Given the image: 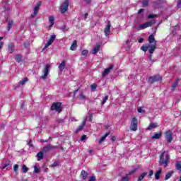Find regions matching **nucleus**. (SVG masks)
<instances>
[{"instance_id":"nucleus-1","label":"nucleus","mask_w":181,"mask_h":181,"mask_svg":"<svg viewBox=\"0 0 181 181\" xmlns=\"http://www.w3.org/2000/svg\"><path fill=\"white\" fill-rule=\"evenodd\" d=\"M170 156L168 151L163 152L160 156L159 165L163 166V168H168L169 165Z\"/></svg>"},{"instance_id":"nucleus-2","label":"nucleus","mask_w":181,"mask_h":181,"mask_svg":"<svg viewBox=\"0 0 181 181\" xmlns=\"http://www.w3.org/2000/svg\"><path fill=\"white\" fill-rule=\"evenodd\" d=\"M156 47H157V45H156V43H154V44L146 45V46L143 45L141 47V50H143V52H147L148 50L150 54H153Z\"/></svg>"},{"instance_id":"nucleus-3","label":"nucleus","mask_w":181,"mask_h":181,"mask_svg":"<svg viewBox=\"0 0 181 181\" xmlns=\"http://www.w3.org/2000/svg\"><path fill=\"white\" fill-rule=\"evenodd\" d=\"M130 130L134 132L138 130V119H136V117H133L132 119L130 124Z\"/></svg>"},{"instance_id":"nucleus-4","label":"nucleus","mask_w":181,"mask_h":181,"mask_svg":"<svg viewBox=\"0 0 181 181\" xmlns=\"http://www.w3.org/2000/svg\"><path fill=\"white\" fill-rule=\"evenodd\" d=\"M155 23H156V21L151 20L147 23L140 25L139 30H144V29H146V28H151V26H152L153 25H155Z\"/></svg>"},{"instance_id":"nucleus-5","label":"nucleus","mask_w":181,"mask_h":181,"mask_svg":"<svg viewBox=\"0 0 181 181\" xmlns=\"http://www.w3.org/2000/svg\"><path fill=\"white\" fill-rule=\"evenodd\" d=\"M57 148H59L57 146L47 144L42 148V152L44 153H47V152H50V151H53L54 149H57Z\"/></svg>"},{"instance_id":"nucleus-6","label":"nucleus","mask_w":181,"mask_h":181,"mask_svg":"<svg viewBox=\"0 0 181 181\" xmlns=\"http://www.w3.org/2000/svg\"><path fill=\"white\" fill-rule=\"evenodd\" d=\"M69 0H65L64 2L60 7V12L61 13H66L67 11H69Z\"/></svg>"},{"instance_id":"nucleus-7","label":"nucleus","mask_w":181,"mask_h":181,"mask_svg":"<svg viewBox=\"0 0 181 181\" xmlns=\"http://www.w3.org/2000/svg\"><path fill=\"white\" fill-rule=\"evenodd\" d=\"M165 136L167 139V142L168 144H170V142H172V141L173 140V132L170 130H167L165 132Z\"/></svg>"},{"instance_id":"nucleus-8","label":"nucleus","mask_w":181,"mask_h":181,"mask_svg":"<svg viewBox=\"0 0 181 181\" xmlns=\"http://www.w3.org/2000/svg\"><path fill=\"white\" fill-rule=\"evenodd\" d=\"M52 111H57V112H62V103H54L51 106Z\"/></svg>"},{"instance_id":"nucleus-9","label":"nucleus","mask_w":181,"mask_h":181,"mask_svg":"<svg viewBox=\"0 0 181 181\" xmlns=\"http://www.w3.org/2000/svg\"><path fill=\"white\" fill-rule=\"evenodd\" d=\"M49 69H50V64H47L43 69V76L40 77L42 80H46L47 78V76H49Z\"/></svg>"},{"instance_id":"nucleus-10","label":"nucleus","mask_w":181,"mask_h":181,"mask_svg":"<svg viewBox=\"0 0 181 181\" xmlns=\"http://www.w3.org/2000/svg\"><path fill=\"white\" fill-rule=\"evenodd\" d=\"M1 5L4 9V12H6V13L11 12V7H9V1L8 0L4 1Z\"/></svg>"},{"instance_id":"nucleus-11","label":"nucleus","mask_w":181,"mask_h":181,"mask_svg":"<svg viewBox=\"0 0 181 181\" xmlns=\"http://www.w3.org/2000/svg\"><path fill=\"white\" fill-rule=\"evenodd\" d=\"M54 40H56V35H53L49 37L47 43L45 44V46L44 47L43 50L47 49L49 46H51V45L53 44V42H54Z\"/></svg>"},{"instance_id":"nucleus-12","label":"nucleus","mask_w":181,"mask_h":181,"mask_svg":"<svg viewBox=\"0 0 181 181\" xmlns=\"http://www.w3.org/2000/svg\"><path fill=\"white\" fill-rule=\"evenodd\" d=\"M41 6H42V1H38L33 9V13L31 15V18H35V16L37 15V12L39 11V8H40Z\"/></svg>"},{"instance_id":"nucleus-13","label":"nucleus","mask_w":181,"mask_h":181,"mask_svg":"<svg viewBox=\"0 0 181 181\" xmlns=\"http://www.w3.org/2000/svg\"><path fill=\"white\" fill-rule=\"evenodd\" d=\"M162 80V77L159 75H156L154 76H151L148 78V81L152 84L153 83H155L156 81H160Z\"/></svg>"},{"instance_id":"nucleus-14","label":"nucleus","mask_w":181,"mask_h":181,"mask_svg":"<svg viewBox=\"0 0 181 181\" xmlns=\"http://www.w3.org/2000/svg\"><path fill=\"white\" fill-rule=\"evenodd\" d=\"M138 168H134L133 170H132L131 171L129 172V173L125 176V177H123L122 178V181H128L129 180V176H131V175H133V173H135L136 172Z\"/></svg>"},{"instance_id":"nucleus-15","label":"nucleus","mask_w":181,"mask_h":181,"mask_svg":"<svg viewBox=\"0 0 181 181\" xmlns=\"http://www.w3.org/2000/svg\"><path fill=\"white\" fill-rule=\"evenodd\" d=\"M110 29H111V23L108 21L107 25L105 27L104 30V33L105 36H108V35H110Z\"/></svg>"},{"instance_id":"nucleus-16","label":"nucleus","mask_w":181,"mask_h":181,"mask_svg":"<svg viewBox=\"0 0 181 181\" xmlns=\"http://www.w3.org/2000/svg\"><path fill=\"white\" fill-rule=\"evenodd\" d=\"M87 122V118L84 119L82 122V124L76 129V132H80L86 127V123Z\"/></svg>"},{"instance_id":"nucleus-17","label":"nucleus","mask_w":181,"mask_h":181,"mask_svg":"<svg viewBox=\"0 0 181 181\" xmlns=\"http://www.w3.org/2000/svg\"><path fill=\"white\" fill-rule=\"evenodd\" d=\"M113 68H114V66L112 65V66H109L108 68H107L106 69H105L102 74V76L105 77V76H107V74H110V71H111V70H112Z\"/></svg>"},{"instance_id":"nucleus-18","label":"nucleus","mask_w":181,"mask_h":181,"mask_svg":"<svg viewBox=\"0 0 181 181\" xmlns=\"http://www.w3.org/2000/svg\"><path fill=\"white\" fill-rule=\"evenodd\" d=\"M148 42L150 45H154V43H156V40H155V36L153 35V34H151V35H149Z\"/></svg>"},{"instance_id":"nucleus-19","label":"nucleus","mask_w":181,"mask_h":181,"mask_svg":"<svg viewBox=\"0 0 181 181\" xmlns=\"http://www.w3.org/2000/svg\"><path fill=\"white\" fill-rule=\"evenodd\" d=\"M67 62L66 60L62 61V62L59 65L58 68L60 70L61 73L66 68V64Z\"/></svg>"},{"instance_id":"nucleus-20","label":"nucleus","mask_w":181,"mask_h":181,"mask_svg":"<svg viewBox=\"0 0 181 181\" xmlns=\"http://www.w3.org/2000/svg\"><path fill=\"white\" fill-rule=\"evenodd\" d=\"M8 50L9 53H11V54L13 53V52H15V45L13 43L11 42L8 45Z\"/></svg>"},{"instance_id":"nucleus-21","label":"nucleus","mask_w":181,"mask_h":181,"mask_svg":"<svg viewBox=\"0 0 181 181\" xmlns=\"http://www.w3.org/2000/svg\"><path fill=\"white\" fill-rule=\"evenodd\" d=\"M87 176H88V173L86 172V170H82L81 173V179H83V180H86V179H87Z\"/></svg>"},{"instance_id":"nucleus-22","label":"nucleus","mask_w":181,"mask_h":181,"mask_svg":"<svg viewBox=\"0 0 181 181\" xmlns=\"http://www.w3.org/2000/svg\"><path fill=\"white\" fill-rule=\"evenodd\" d=\"M161 174H162V169L159 168V170L155 173L156 180H159Z\"/></svg>"},{"instance_id":"nucleus-23","label":"nucleus","mask_w":181,"mask_h":181,"mask_svg":"<svg viewBox=\"0 0 181 181\" xmlns=\"http://www.w3.org/2000/svg\"><path fill=\"white\" fill-rule=\"evenodd\" d=\"M153 128H158V123H150L147 129L151 131V129H153Z\"/></svg>"},{"instance_id":"nucleus-24","label":"nucleus","mask_w":181,"mask_h":181,"mask_svg":"<svg viewBox=\"0 0 181 181\" xmlns=\"http://www.w3.org/2000/svg\"><path fill=\"white\" fill-rule=\"evenodd\" d=\"M22 54H16L14 57L16 62H17V63H21V62H22Z\"/></svg>"},{"instance_id":"nucleus-25","label":"nucleus","mask_w":181,"mask_h":181,"mask_svg":"<svg viewBox=\"0 0 181 181\" xmlns=\"http://www.w3.org/2000/svg\"><path fill=\"white\" fill-rule=\"evenodd\" d=\"M110 132H107L104 136H103L99 140V144H103V142H104V141H105V138H107V136H108V135H110Z\"/></svg>"},{"instance_id":"nucleus-26","label":"nucleus","mask_w":181,"mask_h":181,"mask_svg":"<svg viewBox=\"0 0 181 181\" xmlns=\"http://www.w3.org/2000/svg\"><path fill=\"white\" fill-rule=\"evenodd\" d=\"M100 45H96V46L93 48V49L92 50L93 54H95L98 53V52H100Z\"/></svg>"},{"instance_id":"nucleus-27","label":"nucleus","mask_w":181,"mask_h":181,"mask_svg":"<svg viewBox=\"0 0 181 181\" xmlns=\"http://www.w3.org/2000/svg\"><path fill=\"white\" fill-rule=\"evenodd\" d=\"M71 50L74 51L77 49V40H74L71 46Z\"/></svg>"},{"instance_id":"nucleus-28","label":"nucleus","mask_w":181,"mask_h":181,"mask_svg":"<svg viewBox=\"0 0 181 181\" xmlns=\"http://www.w3.org/2000/svg\"><path fill=\"white\" fill-rule=\"evenodd\" d=\"M28 77L24 78L22 81H21L18 83V86H24V84H26V83H28Z\"/></svg>"},{"instance_id":"nucleus-29","label":"nucleus","mask_w":181,"mask_h":181,"mask_svg":"<svg viewBox=\"0 0 181 181\" xmlns=\"http://www.w3.org/2000/svg\"><path fill=\"white\" fill-rule=\"evenodd\" d=\"M179 81L180 79H177L175 83L173 84V86H171V90H175L176 87H177L178 84H179Z\"/></svg>"},{"instance_id":"nucleus-30","label":"nucleus","mask_w":181,"mask_h":181,"mask_svg":"<svg viewBox=\"0 0 181 181\" xmlns=\"http://www.w3.org/2000/svg\"><path fill=\"white\" fill-rule=\"evenodd\" d=\"M173 171L171 172H168L165 177V180H168V179H170V177H172V175H173Z\"/></svg>"},{"instance_id":"nucleus-31","label":"nucleus","mask_w":181,"mask_h":181,"mask_svg":"<svg viewBox=\"0 0 181 181\" xmlns=\"http://www.w3.org/2000/svg\"><path fill=\"white\" fill-rule=\"evenodd\" d=\"M162 136V133H156L152 136V139H159Z\"/></svg>"},{"instance_id":"nucleus-32","label":"nucleus","mask_w":181,"mask_h":181,"mask_svg":"<svg viewBox=\"0 0 181 181\" xmlns=\"http://www.w3.org/2000/svg\"><path fill=\"white\" fill-rule=\"evenodd\" d=\"M37 160H42L43 158V151H40L37 154Z\"/></svg>"},{"instance_id":"nucleus-33","label":"nucleus","mask_w":181,"mask_h":181,"mask_svg":"<svg viewBox=\"0 0 181 181\" xmlns=\"http://www.w3.org/2000/svg\"><path fill=\"white\" fill-rule=\"evenodd\" d=\"M175 168L177 170H181V161H176Z\"/></svg>"},{"instance_id":"nucleus-34","label":"nucleus","mask_w":181,"mask_h":181,"mask_svg":"<svg viewBox=\"0 0 181 181\" xmlns=\"http://www.w3.org/2000/svg\"><path fill=\"white\" fill-rule=\"evenodd\" d=\"M49 21L50 22V26L54 25V17L53 16H49Z\"/></svg>"},{"instance_id":"nucleus-35","label":"nucleus","mask_w":181,"mask_h":181,"mask_svg":"<svg viewBox=\"0 0 181 181\" xmlns=\"http://www.w3.org/2000/svg\"><path fill=\"white\" fill-rule=\"evenodd\" d=\"M146 175V173H143L138 178L137 181L144 180V177Z\"/></svg>"},{"instance_id":"nucleus-36","label":"nucleus","mask_w":181,"mask_h":181,"mask_svg":"<svg viewBox=\"0 0 181 181\" xmlns=\"http://www.w3.org/2000/svg\"><path fill=\"white\" fill-rule=\"evenodd\" d=\"M13 25V21H11L8 23L7 30L9 32L11 30V28H12V25Z\"/></svg>"},{"instance_id":"nucleus-37","label":"nucleus","mask_w":181,"mask_h":181,"mask_svg":"<svg viewBox=\"0 0 181 181\" xmlns=\"http://www.w3.org/2000/svg\"><path fill=\"white\" fill-rule=\"evenodd\" d=\"M29 170V168L26 167V165H23V173H28V171Z\"/></svg>"},{"instance_id":"nucleus-38","label":"nucleus","mask_w":181,"mask_h":181,"mask_svg":"<svg viewBox=\"0 0 181 181\" xmlns=\"http://www.w3.org/2000/svg\"><path fill=\"white\" fill-rule=\"evenodd\" d=\"M34 173H40V170L37 168V165L34 166Z\"/></svg>"},{"instance_id":"nucleus-39","label":"nucleus","mask_w":181,"mask_h":181,"mask_svg":"<svg viewBox=\"0 0 181 181\" xmlns=\"http://www.w3.org/2000/svg\"><path fill=\"white\" fill-rule=\"evenodd\" d=\"M148 19H153V18H158V15L156 14H150L148 16Z\"/></svg>"},{"instance_id":"nucleus-40","label":"nucleus","mask_w":181,"mask_h":181,"mask_svg":"<svg viewBox=\"0 0 181 181\" xmlns=\"http://www.w3.org/2000/svg\"><path fill=\"white\" fill-rule=\"evenodd\" d=\"M149 4V1L148 0H144L143 2H142V5L143 6H148Z\"/></svg>"},{"instance_id":"nucleus-41","label":"nucleus","mask_w":181,"mask_h":181,"mask_svg":"<svg viewBox=\"0 0 181 181\" xmlns=\"http://www.w3.org/2000/svg\"><path fill=\"white\" fill-rule=\"evenodd\" d=\"M19 169V165L18 164L14 165L13 166V172L16 173L18 172V170Z\"/></svg>"},{"instance_id":"nucleus-42","label":"nucleus","mask_w":181,"mask_h":181,"mask_svg":"<svg viewBox=\"0 0 181 181\" xmlns=\"http://www.w3.org/2000/svg\"><path fill=\"white\" fill-rule=\"evenodd\" d=\"M107 100H108V96H105V98H103V101H102V105H104V104H105V103H107Z\"/></svg>"},{"instance_id":"nucleus-43","label":"nucleus","mask_w":181,"mask_h":181,"mask_svg":"<svg viewBox=\"0 0 181 181\" xmlns=\"http://www.w3.org/2000/svg\"><path fill=\"white\" fill-rule=\"evenodd\" d=\"M56 166H59V161H54L51 165L52 168H56Z\"/></svg>"},{"instance_id":"nucleus-44","label":"nucleus","mask_w":181,"mask_h":181,"mask_svg":"<svg viewBox=\"0 0 181 181\" xmlns=\"http://www.w3.org/2000/svg\"><path fill=\"white\" fill-rule=\"evenodd\" d=\"M88 54V50L85 49L82 51V56H87Z\"/></svg>"},{"instance_id":"nucleus-45","label":"nucleus","mask_w":181,"mask_h":181,"mask_svg":"<svg viewBox=\"0 0 181 181\" xmlns=\"http://www.w3.org/2000/svg\"><path fill=\"white\" fill-rule=\"evenodd\" d=\"M138 112H140V114H144V112H145V110L144 109H142L141 107H139L137 109Z\"/></svg>"},{"instance_id":"nucleus-46","label":"nucleus","mask_w":181,"mask_h":181,"mask_svg":"<svg viewBox=\"0 0 181 181\" xmlns=\"http://www.w3.org/2000/svg\"><path fill=\"white\" fill-rule=\"evenodd\" d=\"M90 88H91V90H95L97 88V84H95V83L92 84L90 86Z\"/></svg>"},{"instance_id":"nucleus-47","label":"nucleus","mask_w":181,"mask_h":181,"mask_svg":"<svg viewBox=\"0 0 181 181\" xmlns=\"http://www.w3.org/2000/svg\"><path fill=\"white\" fill-rule=\"evenodd\" d=\"M62 32H66V31L69 30V29L67 28V27H66V25H63L62 27Z\"/></svg>"},{"instance_id":"nucleus-48","label":"nucleus","mask_w":181,"mask_h":181,"mask_svg":"<svg viewBox=\"0 0 181 181\" xmlns=\"http://www.w3.org/2000/svg\"><path fill=\"white\" fill-rule=\"evenodd\" d=\"M80 100H86V96L83 93L80 94Z\"/></svg>"},{"instance_id":"nucleus-49","label":"nucleus","mask_w":181,"mask_h":181,"mask_svg":"<svg viewBox=\"0 0 181 181\" xmlns=\"http://www.w3.org/2000/svg\"><path fill=\"white\" fill-rule=\"evenodd\" d=\"M86 139H87V136H86V135L83 134V135L81 136V141H86Z\"/></svg>"},{"instance_id":"nucleus-50","label":"nucleus","mask_w":181,"mask_h":181,"mask_svg":"<svg viewBox=\"0 0 181 181\" xmlns=\"http://www.w3.org/2000/svg\"><path fill=\"white\" fill-rule=\"evenodd\" d=\"M153 175V170H151L149 171L148 177H151Z\"/></svg>"},{"instance_id":"nucleus-51","label":"nucleus","mask_w":181,"mask_h":181,"mask_svg":"<svg viewBox=\"0 0 181 181\" xmlns=\"http://www.w3.org/2000/svg\"><path fill=\"white\" fill-rule=\"evenodd\" d=\"M88 181H95V177L94 176H91L89 178V180Z\"/></svg>"},{"instance_id":"nucleus-52","label":"nucleus","mask_w":181,"mask_h":181,"mask_svg":"<svg viewBox=\"0 0 181 181\" xmlns=\"http://www.w3.org/2000/svg\"><path fill=\"white\" fill-rule=\"evenodd\" d=\"M9 165H10V163L4 164L2 169L4 170V169H5L6 168H8V166H9Z\"/></svg>"},{"instance_id":"nucleus-53","label":"nucleus","mask_w":181,"mask_h":181,"mask_svg":"<svg viewBox=\"0 0 181 181\" xmlns=\"http://www.w3.org/2000/svg\"><path fill=\"white\" fill-rule=\"evenodd\" d=\"M177 8H181V0H178L177 1Z\"/></svg>"},{"instance_id":"nucleus-54","label":"nucleus","mask_w":181,"mask_h":181,"mask_svg":"<svg viewBox=\"0 0 181 181\" xmlns=\"http://www.w3.org/2000/svg\"><path fill=\"white\" fill-rule=\"evenodd\" d=\"M148 59H149V60H150L151 62H152V63H153V62H155V61H153V59H152V54H151L149 55Z\"/></svg>"},{"instance_id":"nucleus-55","label":"nucleus","mask_w":181,"mask_h":181,"mask_svg":"<svg viewBox=\"0 0 181 181\" xmlns=\"http://www.w3.org/2000/svg\"><path fill=\"white\" fill-rule=\"evenodd\" d=\"M29 46H30L29 42H25V43H24V47H29Z\"/></svg>"},{"instance_id":"nucleus-56","label":"nucleus","mask_w":181,"mask_h":181,"mask_svg":"<svg viewBox=\"0 0 181 181\" xmlns=\"http://www.w3.org/2000/svg\"><path fill=\"white\" fill-rule=\"evenodd\" d=\"M111 141H112V142H114V141H116V139H117V137H115V136H112V137H111Z\"/></svg>"},{"instance_id":"nucleus-57","label":"nucleus","mask_w":181,"mask_h":181,"mask_svg":"<svg viewBox=\"0 0 181 181\" xmlns=\"http://www.w3.org/2000/svg\"><path fill=\"white\" fill-rule=\"evenodd\" d=\"M93 121V115H89V122H91Z\"/></svg>"},{"instance_id":"nucleus-58","label":"nucleus","mask_w":181,"mask_h":181,"mask_svg":"<svg viewBox=\"0 0 181 181\" xmlns=\"http://www.w3.org/2000/svg\"><path fill=\"white\" fill-rule=\"evenodd\" d=\"M142 12H144V9L141 8L139 10L138 13H142Z\"/></svg>"},{"instance_id":"nucleus-59","label":"nucleus","mask_w":181,"mask_h":181,"mask_svg":"<svg viewBox=\"0 0 181 181\" xmlns=\"http://www.w3.org/2000/svg\"><path fill=\"white\" fill-rule=\"evenodd\" d=\"M2 46H4V42H0V49H2Z\"/></svg>"},{"instance_id":"nucleus-60","label":"nucleus","mask_w":181,"mask_h":181,"mask_svg":"<svg viewBox=\"0 0 181 181\" xmlns=\"http://www.w3.org/2000/svg\"><path fill=\"white\" fill-rule=\"evenodd\" d=\"M142 42H144V38H140L139 40V43H142Z\"/></svg>"},{"instance_id":"nucleus-61","label":"nucleus","mask_w":181,"mask_h":181,"mask_svg":"<svg viewBox=\"0 0 181 181\" xmlns=\"http://www.w3.org/2000/svg\"><path fill=\"white\" fill-rule=\"evenodd\" d=\"M87 4H91V0H84Z\"/></svg>"},{"instance_id":"nucleus-62","label":"nucleus","mask_w":181,"mask_h":181,"mask_svg":"<svg viewBox=\"0 0 181 181\" xmlns=\"http://www.w3.org/2000/svg\"><path fill=\"white\" fill-rule=\"evenodd\" d=\"M88 16V13H85V15H84V18H85V19H87V17Z\"/></svg>"},{"instance_id":"nucleus-63","label":"nucleus","mask_w":181,"mask_h":181,"mask_svg":"<svg viewBox=\"0 0 181 181\" xmlns=\"http://www.w3.org/2000/svg\"><path fill=\"white\" fill-rule=\"evenodd\" d=\"M41 142H49V140H41Z\"/></svg>"},{"instance_id":"nucleus-64","label":"nucleus","mask_w":181,"mask_h":181,"mask_svg":"<svg viewBox=\"0 0 181 181\" xmlns=\"http://www.w3.org/2000/svg\"><path fill=\"white\" fill-rule=\"evenodd\" d=\"M88 153H93V150H91V149L88 150Z\"/></svg>"}]
</instances>
